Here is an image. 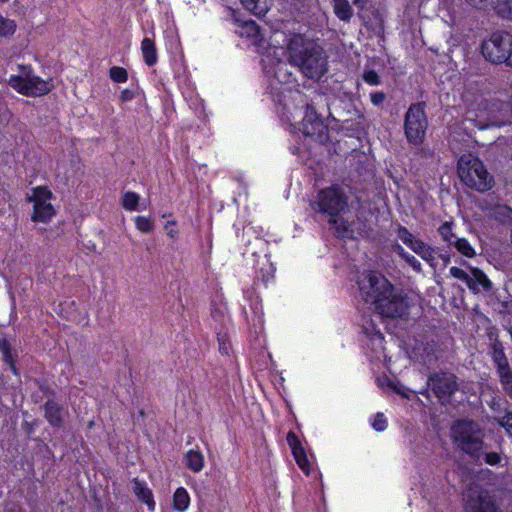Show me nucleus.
I'll return each instance as SVG.
<instances>
[{
  "mask_svg": "<svg viewBox=\"0 0 512 512\" xmlns=\"http://www.w3.org/2000/svg\"><path fill=\"white\" fill-rule=\"evenodd\" d=\"M360 295L366 303L384 317H402L407 312V302L393 285L381 274L365 272L358 280Z\"/></svg>",
  "mask_w": 512,
  "mask_h": 512,
  "instance_id": "nucleus-1",
  "label": "nucleus"
},
{
  "mask_svg": "<svg viewBox=\"0 0 512 512\" xmlns=\"http://www.w3.org/2000/svg\"><path fill=\"white\" fill-rule=\"evenodd\" d=\"M289 60L310 79L318 80L327 71V59L321 47L301 34L293 35L287 44Z\"/></svg>",
  "mask_w": 512,
  "mask_h": 512,
  "instance_id": "nucleus-2",
  "label": "nucleus"
},
{
  "mask_svg": "<svg viewBox=\"0 0 512 512\" xmlns=\"http://www.w3.org/2000/svg\"><path fill=\"white\" fill-rule=\"evenodd\" d=\"M451 438L455 445L473 458L483 455L484 432L473 420H458L451 427Z\"/></svg>",
  "mask_w": 512,
  "mask_h": 512,
  "instance_id": "nucleus-3",
  "label": "nucleus"
},
{
  "mask_svg": "<svg viewBox=\"0 0 512 512\" xmlns=\"http://www.w3.org/2000/svg\"><path fill=\"white\" fill-rule=\"evenodd\" d=\"M458 174L466 186L479 192L492 188L493 177L488 173L480 159L472 154H464L460 157Z\"/></svg>",
  "mask_w": 512,
  "mask_h": 512,
  "instance_id": "nucleus-4",
  "label": "nucleus"
},
{
  "mask_svg": "<svg viewBox=\"0 0 512 512\" xmlns=\"http://www.w3.org/2000/svg\"><path fill=\"white\" fill-rule=\"evenodd\" d=\"M18 75H11L8 84L16 92L28 97H41L53 89L49 80H44L33 72L30 66H19Z\"/></svg>",
  "mask_w": 512,
  "mask_h": 512,
  "instance_id": "nucleus-5",
  "label": "nucleus"
},
{
  "mask_svg": "<svg viewBox=\"0 0 512 512\" xmlns=\"http://www.w3.org/2000/svg\"><path fill=\"white\" fill-rule=\"evenodd\" d=\"M313 208L330 216V223L336 224V216L343 213L348 207V198L340 186L331 187L319 191L317 200L312 204Z\"/></svg>",
  "mask_w": 512,
  "mask_h": 512,
  "instance_id": "nucleus-6",
  "label": "nucleus"
},
{
  "mask_svg": "<svg viewBox=\"0 0 512 512\" xmlns=\"http://www.w3.org/2000/svg\"><path fill=\"white\" fill-rule=\"evenodd\" d=\"M54 195L50 189L38 186L31 190L26 200L33 205L31 220L36 223H49L56 214L52 204Z\"/></svg>",
  "mask_w": 512,
  "mask_h": 512,
  "instance_id": "nucleus-7",
  "label": "nucleus"
},
{
  "mask_svg": "<svg viewBox=\"0 0 512 512\" xmlns=\"http://www.w3.org/2000/svg\"><path fill=\"white\" fill-rule=\"evenodd\" d=\"M503 105L498 102L488 103L481 101L476 107L470 108L465 116L466 121L475 124L479 129H485L492 126L500 127L505 124V120L499 117Z\"/></svg>",
  "mask_w": 512,
  "mask_h": 512,
  "instance_id": "nucleus-8",
  "label": "nucleus"
},
{
  "mask_svg": "<svg viewBox=\"0 0 512 512\" xmlns=\"http://www.w3.org/2000/svg\"><path fill=\"white\" fill-rule=\"evenodd\" d=\"M512 47V35L509 33H494L482 44V54L490 62L495 64L506 63L508 65Z\"/></svg>",
  "mask_w": 512,
  "mask_h": 512,
  "instance_id": "nucleus-9",
  "label": "nucleus"
},
{
  "mask_svg": "<svg viewBox=\"0 0 512 512\" xmlns=\"http://www.w3.org/2000/svg\"><path fill=\"white\" fill-rule=\"evenodd\" d=\"M427 128V119L420 104L411 105L405 115V135L413 144L422 143Z\"/></svg>",
  "mask_w": 512,
  "mask_h": 512,
  "instance_id": "nucleus-10",
  "label": "nucleus"
},
{
  "mask_svg": "<svg viewBox=\"0 0 512 512\" xmlns=\"http://www.w3.org/2000/svg\"><path fill=\"white\" fill-rule=\"evenodd\" d=\"M283 53L282 48L271 47L262 57L263 71L270 78L273 77L279 83H289L292 74L287 69V64L282 62L279 56Z\"/></svg>",
  "mask_w": 512,
  "mask_h": 512,
  "instance_id": "nucleus-11",
  "label": "nucleus"
},
{
  "mask_svg": "<svg viewBox=\"0 0 512 512\" xmlns=\"http://www.w3.org/2000/svg\"><path fill=\"white\" fill-rule=\"evenodd\" d=\"M467 512H497V508L487 493L470 490L464 494Z\"/></svg>",
  "mask_w": 512,
  "mask_h": 512,
  "instance_id": "nucleus-12",
  "label": "nucleus"
},
{
  "mask_svg": "<svg viewBox=\"0 0 512 512\" xmlns=\"http://www.w3.org/2000/svg\"><path fill=\"white\" fill-rule=\"evenodd\" d=\"M428 384L440 399L449 397L457 390L455 376L448 373H441L430 376Z\"/></svg>",
  "mask_w": 512,
  "mask_h": 512,
  "instance_id": "nucleus-13",
  "label": "nucleus"
},
{
  "mask_svg": "<svg viewBox=\"0 0 512 512\" xmlns=\"http://www.w3.org/2000/svg\"><path fill=\"white\" fill-rule=\"evenodd\" d=\"M287 443L292 450V454L297 465L305 474L308 475L311 469V465L300 440L294 432L290 431L287 434Z\"/></svg>",
  "mask_w": 512,
  "mask_h": 512,
  "instance_id": "nucleus-14",
  "label": "nucleus"
},
{
  "mask_svg": "<svg viewBox=\"0 0 512 512\" xmlns=\"http://www.w3.org/2000/svg\"><path fill=\"white\" fill-rule=\"evenodd\" d=\"M299 129L306 136H314L322 132L323 123L312 106H306L305 115Z\"/></svg>",
  "mask_w": 512,
  "mask_h": 512,
  "instance_id": "nucleus-15",
  "label": "nucleus"
},
{
  "mask_svg": "<svg viewBox=\"0 0 512 512\" xmlns=\"http://www.w3.org/2000/svg\"><path fill=\"white\" fill-rule=\"evenodd\" d=\"M468 288L474 293H478L480 291H490L492 288V282L488 279L483 271L478 268H471Z\"/></svg>",
  "mask_w": 512,
  "mask_h": 512,
  "instance_id": "nucleus-16",
  "label": "nucleus"
},
{
  "mask_svg": "<svg viewBox=\"0 0 512 512\" xmlns=\"http://www.w3.org/2000/svg\"><path fill=\"white\" fill-rule=\"evenodd\" d=\"M133 492L137 498L145 503L150 512L155 510V501L151 489L143 481L134 479L133 481Z\"/></svg>",
  "mask_w": 512,
  "mask_h": 512,
  "instance_id": "nucleus-17",
  "label": "nucleus"
},
{
  "mask_svg": "<svg viewBox=\"0 0 512 512\" xmlns=\"http://www.w3.org/2000/svg\"><path fill=\"white\" fill-rule=\"evenodd\" d=\"M184 463L189 470L199 473L205 465L204 455L199 449H190L184 456Z\"/></svg>",
  "mask_w": 512,
  "mask_h": 512,
  "instance_id": "nucleus-18",
  "label": "nucleus"
},
{
  "mask_svg": "<svg viewBox=\"0 0 512 512\" xmlns=\"http://www.w3.org/2000/svg\"><path fill=\"white\" fill-rule=\"evenodd\" d=\"M45 417L52 426L61 427L63 424V410L54 401L46 402Z\"/></svg>",
  "mask_w": 512,
  "mask_h": 512,
  "instance_id": "nucleus-19",
  "label": "nucleus"
},
{
  "mask_svg": "<svg viewBox=\"0 0 512 512\" xmlns=\"http://www.w3.org/2000/svg\"><path fill=\"white\" fill-rule=\"evenodd\" d=\"M236 32L239 34V36L251 39L254 43H257L261 39L260 29L258 25L252 20L239 23Z\"/></svg>",
  "mask_w": 512,
  "mask_h": 512,
  "instance_id": "nucleus-20",
  "label": "nucleus"
},
{
  "mask_svg": "<svg viewBox=\"0 0 512 512\" xmlns=\"http://www.w3.org/2000/svg\"><path fill=\"white\" fill-rule=\"evenodd\" d=\"M141 52L144 62L148 66H153L157 63V50L154 41L151 38L145 37L141 42Z\"/></svg>",
  "mask_w": 512,
  "mask_h": 512,
  "instance_id": "nucleus-21",
  "label": "nucleus"
},
{
  "mask_svg": "<svg viewBox=\"0 0 512 512\" xmlns=\"http://www.w3.org/2000/svg\"><path fill=\"white\" fill-rule=\"evenodd\" d=\"M140 199V195L137 194L136 192L127 191L122 194L120 202L123 209L126 211H139L146 208L145 206L141 207Z\"/></svg>",
  "mask_w": 512,
  "mask_h": 512,
  "instance_id": "nucleus-22",
  "label": "nucleus"
},
{
  "mask_svg": "<svg viewBox=\"0 0 512 512\" xmlns=\"http://www.w3.org/2000/svg\"><path fill=\"white\" fill-rule=\"evenodd\" d=\"M190 506V496L184 487H179L173 494V508L177 512H186Z\"/></svg>",
  "mask_w": 512,
  "mask_h": 512,
  "instance_id": "nucleus-23",
  "label": "nucleus"
},
{
  "mask_svg": "<svg viewBox=\"0 0 512 512\" xmlns=\"http://www.w3.org/2000/svg\"><path fill=\"white\" fill-rule=\"evenodd\" d=\"M333 9L336 16L344 21H350L353 15V9L348 0H333Z\"/></svg>",
  "mask_w": 512,
  "mask_h": 512,
  "instance_id": "nucleus-24",
  "label": "nucleus"
},
{
  "mask_svg": "<svg viewBox=\"0 0 512 512\" xmlns=\"http://www.w3.org/2000/svg\"><path fill=\"white\" fill-rule=\"evenodd\" d=\"M412 251L419 255L424 261L428 262L430 265H433L435 260V250L427 243L420 239L412 248Z\"/></svg>",
  "mask_w": 512,
  "mask_h": 512,
  "instance_id": "nucleus-25",
  "label": "nucleus"
},
{
  "mask_svg": "<svg viewBox=\"0 0 512 512\" xmlns=\"http://www.w3.org/2000/svg\"><path fill=\"white\" fill-rule=\"evenodd\" d=\"M492 359L498 369H504L509 366L508 360L505 356L503 347L500 343H494L492 347Z\"/></svg>",
  "mask_w": 512,
  "mask_h": 512,
  "instance_id": "nucleus-26",
  "label": "nucleus"
},
{
  "mask_svg": "<svg viewBox=\"0 0 512 512\" xmlns=\"http://www.w3.org/2000/svg\"><path fill=\"white\" fill-rule=\"evenodd\" d=\"M499 380L503 390L511 397L512 399V370L510 366L505 367L503 370H497Z\"/></svg>",
  "mask_w": 512,
  "mask_h": 512,
  "instance_id": "nucleus-27",
  "label": "nucleus"
},
{
  "mask_svg": "<svg viewBox=\"0 0 512 512\" xmlns=\"http://www.w3.org/2000/svg\"><path fill=\"white\" fill-rule=\"evenodd\" d=\"M451 245L454 246L459 253L468 258H472L476 255L475 249L465 238L457 237Z\"/></svg>",
  "mask_w": 512,
  "mask_h": 512,
  "instance_id": "nucleus-28",
  "label": "nucleus"
},
{
  "mask_svg": "<svg viewBox=\"0 0 512 512\" xmlns=\"http://www.w3.org/2000/svg\"><path fill=\"white\" fill-rule=\"evenodd\" d=\"M454 223L452 221L444 222L439 228L438 232L443 241L451 245L457 236L453 232Z\"/></svg>",
  "mask_w": 512,
  "mask_h": 512,
  "instance_id": "nucleus-29",
  "label": "nucleus"
},
{
  "mask_svg": "<svg viewBox=\"0 0 512 512\" xmlns=\"http://www.w3.org/2000/svg\"><path fill=\"white\" fill-rule=\"evenodd\" d=\"M494 421L496 423L504 428L507 435L509 437H512V412L511 411H505L503 415L499 414L493 417Z\"/></svg>",
  "mask_w": 512,
  "mask_h": 512,
  "instance_id": "nucleus-30",
  "label": "nucleus"
},
{
  "mask_svg": "<svg viewBox=\"0 0 512 512\" xmlns=\"http://www.w3.org/2000/svg\"><path fill=\"white\" fill-rule=\"evenodd\" d=\"M397 237L411 250L420 240L416 238L406 227L400 226L397 230Z\"/></svg>",
  "mask_w": 512,
  "mask_h": 512,
  "instance_id": "nucleus-31",
  "label": "nucleus"
},
{
  "mask_svg": "<svg viewBox=\"0 0 512 512\" xmlns=\"http://www.w3.org/2000/svg\"><path fill=\"white\" fill-rule=\"evenodd\" d=\"M495 10L502 18L512 20V0H497Z\"/></svg>",
  "mask_w": 512,
  "mask_h": 512,
  "instance_id": "nucleus-32",
  "label": "nucleus"
},
{
  "mask_svg": "<svg viewBox=\"0 0 512 512\" xmlns=\"http://www.w3.org/2000/svg\"><path fill=\"white\" fill-rule=\"evenodd\" d=\"M15 30V22L0 15V36H10L14 34Z\"/></svg>",
  "mask_w": 512,
  "mask_h": 512,
  "instance_id": "nucleus-33",
  "label": "nucleus"
},
{
  "mask_svg": "<svg viewBox=\"0 0 512 512\" xmlns=\"http://www.w3.org/2000/svg\"><path fill=\"white\" fill-rule=\"evenodd\" d=\"M397 253L408 263L416 272L421 271V263L413 255L407 253L403 247L397 246Z\"/></svg>",
  "mask_w": 512,
  "mask_h": 512,
  "instance_id": "nucleus-34",
  "label": "nucleus"
},
{
  "mask_svg": "<svg viewBox=\"0 0 512 512\" xmlns=\"http://www.w3.org/2000/svg\"><path fill=\"white\" fill-rule=\"evenodd\" d=\"M110 78L116 83H125L128 80L127 71L119 66H113L109 71Z\"/></svg>",
  "mask_w": 512,
  "mask_h": 512,
  "instance_id": "nucleus-35",
  "label": "nucleus"
},
{
  "mask_svg": "<svg viewBox=\"0 0 512 512\" xmlns=\"http://www.w3.org/2000/svg\"><path fill=\"white\" fill-rule=\"evenodd\" d=\"M135 226L142 233H149L153 230V221L145 216H137L135 218Z\"/></svg>",
  "mask_w": 512,
  "mask_h": 512,
  "instance_id": "nucleus-36",
  "label": "nucleus"
},
{
  "mask_svg": "<svg viewBox=\"0 0 512 512\" xmlns=\"http://www.w3.org/2000/svg\"><path fill=\"white\" fill-rule=\"evenodd\" d=\"M15 121V116L12 111L6 106L0 104V123L9 125Z\"/></svg>",
  "mask_w": 512,
  "mask_h": 512,
  "instance_id": "nucleus-37",
  "label": "nucleus"
},
{
  "mask_svg": "<svg viewBox=\"0 0 512 512\" xmlns=\"http://www.w3.org/2000/svg\"><path fill=\"white\" fill-rule=\"evenodd\" d=\"M371 425L377 432H382L387 428V420L382 413H377L373 417Z\"/></svg>",
  "mask_w": 512,
  "mask_h": 512,
  "instance_id": "nucleus-38",
  "label": "nucleus"
},
{
  "mask_svg": "<svg viewBox=\"0 0 512 512\" xmlns=\"http://www.w3.org/2000/svg\"><path fill=\"white\" fill-rule=\"evenodd\" d=\"M244 7L250 12L260 15L264 12V9L259 6L260 0H240Z\"/></svg>",
  "mask_w": 512,
  "mask_h": 512,
  "instance_id": "nucleus-39",
  "label": "nucleus"
},
{
  "mask_svg": "<svg viewBox=\"0 0 512 512\" xmlns=\"http://www.w3.org/2000/svg\"><path fill=\"white\" fill-rule=\"evenodd\" d=\"M452 277L464 281L468 285L470 274L458 267H451L449 270Z\"/></svg>",
  "mask_w": 512,
  "mask_h": 512,
  "instance_id": "nucleus-40",
  "label": "nucleus"
},
{
  "mask_svg": "<svg viewBox=\"0 0 512 512\" xmlns=\"http://www.w3.org/2000/svg\"><path fill=\"white\" fill-rule=\"evenodd\" d=\"M363 79L366 83L370 85L380 84L379 76L374 70L365 71L363 74Z\"/></svg>",
  "mask_w": 512,
  "mask_h": 512,
  "instance_id": "nucleus-41",
  "label": "nucleus"
},
{
  "mask_svg": "<svg viewBox=\"0 0 512 512\" xmlns=\"http://www.w3.org/2000/svg\"><path fill=\"white\" fill-rule=\"evenodd\" d=\"M485 462L491 466L497 465L501 461V456L497 452H489L484 455Z\"/></svg>",
  "mask_w": 512,
  "mask_h": 512,
  "instance_id": "nucleus-42",
  "label": "nucleus"
},
{
  "mask_svg": "<svg viewBox=\"0 0 512 512\" xmlns=\"http://www.w3.org/2000/svg\"><path fill=\"white\" fill-rule=\"evenodd\" d=\"M386 98L385 93L381 91L373 92L370 94V99L373 105L380 106Z\"/></svg>",
  "mask_w": 512,
  "mask_h": 512,
  "instance_id": "nucleus-43",
  "label": "nucleus"
},
{
  "mask_svg": "<svg viewBox=\"0 0 512 512\" xmlns=\"http://www.w3.org/2000/svg\"><path fill=\"white\" fill-rule=\"evenodd\" d=\"M371 342L377 346V348L383 350L384 336L379 331L373 333L370 338Z\"/></svg>",
  "mask_w": 512,
  "mask_h": 512,
  "instance_id": "nucleus-44",
  "label": "nucleus"
},
{
  "mask_svg": "<svg viewBox=\"0 0 512 512\" xmlns=\"http://www.w3.org/2000/svg\"><path fill=\"white\" fill-rule=\"evenodd\" d=\"M169 225H175V222L172 221V222H167L165 228H166V234L168 237H170L171 239H176L177 236H178V229L175 228V227H171L169 228Z\"/></svg>",
  "mask_w": 512,
  "mask_h": 512,
  "instance_id": "nucleus-45",
  "label": "nucleus"
},
{
  "mask_svg": "<svg viewBox=\"0 0 512 512\" xmlns=\"http://www.w3.org/2000/svg\"><path fill=\"white\" fill-rule=\"evenodd\" d=\"M470 5L478 8H486L492 0H466Z\"/></svg>",
  "mask_w": 512,
  "mask_h": 512,
  "instance_id": "nucleus-46",
  "label": "nucleus"
},
{
  "mask_svg": "<svg viewBox=\"0 0 512 512\" xmlns=\"http://www.w3.org/2000/svg\"><path fill=\"white\" fill-rule=\"evenodd\" d=\"M4 361L6 363H8L12 369V371L14 373H16V368L14 366V363H13V359H12V356H11V353L7 350V349H4Z\"/></svg>",
  "mask_w": 512,
  "mask_h": 512,
  "instance_id": "nucleus-47",
  "label": "nucleus"
},
{
  "mask_svg": "<svg viewBox=\"0 0 512 512\" xmlns=\"http://www.w3.org/2000/svg\"><path fill=\"white\" fill-rule=\"evenodd\" d=\"M132 98V93L129 90H124L121 93V99L126 101Z\"/></svg>",
  "mask_w": 512,
  "mask_h": 512,
  "instance_id": "nucleus-48",
  "label": "nucleus"
},
{
  "mask_svg": "<svg viewBox=\"0 0 512 512\" xmlns=\"http://www.w3.org/2000/svg\"><path fill=\"white\" fill-rule=\"evenodd\" d=\"M388 386L391 387L393 390H395L399 394H404L402 390L398 387H396L391 381L387 380Z\"/></svg>",
  "mask_w": 512,
  "mask_h": 512,
  "instance_id": "nucleus-49",
  "label": "nucleus"
},
{
  "mask_svg": "<svg viewBox=\"0 0 512 512\" xmlns=\"http://www.w3.org/2000/svg\"><path fill=\"white\" fill-rule=\"evenodd\" d=\"M495 405H496L495 401H492V402L489 404V406H490L493 410H496Z\"/></svg>",
  "mask_w": 512,
  "mask_h": 512,
  "instance_id": "nucleus-50",
  "label": "nucleus"
},
{
  "mask_svg": "<svg viewBox=\"0 0 512 512\" xmlns=\"http://www.w3.org/2000/svg\"><path fill=\"white\" fill-rule=\"evenodd\" d=\"M346 234H347V231H346V230H344V231H342V232H339V235H340V236H342V237H345V236H346Z\"/></svg>",
  "mask_w": 512,
  "mask_h": 512,
  "instance_id": "nucleus-51",
  "label": "nucleus"
},
{
  "mask_svg": "<svg viewBox=\"0 0 512 512\" xmlns=\"http://www.w3.org/2000/svg\"><path fill=\"white\" fill-rule=\"evenodd\" d=\"M501 209H505V210H507V211H508V213H512V210H510V209H508V208H506V207H502Z\"/></svg>",
  "mask_w": 512,
  "mask_h": 512,
  "instance_id": "nucleus-52",
  "label": "nucleus"
},
{
  "mask_svg": "<svg viewBox=\"0 0 512 512\" xmlns=\"http://www.w3.org/2000/svg\"><path fill=\"white\" fill-rule=\"evenodd\" d=\"M355 5L359 4V0H352Z\"/></svg>",
  "mask_w": 512,
  "mask_h": 512,
  "instance_id": "nucleus-53",
  "label": "nucleus"
},
{
  "mask_svg": "<svg viewBox=\"0 0 512 512\" xmlns=\"http://www.w3.org/2000/svg\"><path fill=\"white\" fill-rule=\"evenodd\" d=\"M220 349H221L222 351H224L225 353H227V351H226V347H221Z\"/></svg>",
  "mask_w": 512,
  "mask_h": 512,
  "instance_id": "nucleus-54",
  "label": "nucleus"
},
{
  "mask_svg": "<svg viewBox=\"0 0 512 512\" xmlns=\"http://www.w3.org/2000/svg\"><path fill=\"white\" fill-rule=\"evenodd\" d=\"M378 384L383 385V382L381 381V379H378Z\"/></svg>",
  "mask_w": 512,
  "mask_h": 512,
  "instance_id": "nucleus-55",
  "label": "nucleus"
},
{
  "mask_svg": "<svg viewBox=\"0 0 512 512\" xmlns=\"http://www.w3.org/2000/svg\"><path fill=\"white\" fill-rule=\"evenodd\" d=\"M8 0H0V2H7Z\"/></svg>",
  "mask_w": 512,
  "mask_h": 512,
  "instance_id": "nucleus-56",
  "label": "nucleus"
}]
</instances>
